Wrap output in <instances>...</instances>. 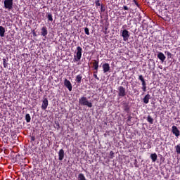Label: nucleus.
I'll return each instance as SVG.
<instances>
[{
    "instance_id": "1a4fd4ad",
    "label": "nucleus",
    "mask_w": 180,
    "mask_h": 180,
    "mask_svg": "<svg viewBox=\"0 0 180 180\" xmlns=\"http://www.w3.org/2000/svg\"><path fill=\"white\" fill-rule=\"evenodd\" d=\"M102 67L104 74H106V72H109V71H110V65L109 63H104L103 64Z\"/></svg>"
},
{
    "instance_id": "9d476101",
    "label": "nucleus",
    "mask_w": 180,
    "mask_h": 180,
    "mask_svg": "<svg viewBox=\"0 0 180 180\" xmlns=\"http://www.w3.org/2000/svg\"><path fill=\"white\" fill-rule=\"evenodd\" d=\"M47 106H49V100L47 98H45L42 101L41 109L43 110H46V109H47Z\"/></svg>"
},
{
    "instance_id": "7c9ffc66",
    "label": "nucleus",
    "mask_w": 180,
    "mask_h": 180,
    "mask_svg": "<svg viewBox=\"0 0 180 180\" xmlns=\"http://www.w3.org/2000/svg\"><path fill=\"white\" fill-rule=\"evenodd\" d=\"M135 5H136L139 7V3L137 1H135Z\"/></svg>"
},
{
    "instance_id": "dca6fc26",
    "label": "nucleus",
    "mask_w": 180,
    "mask_h": 180,
    "mask_svg": "<svg viewBox=\"0 0 180 180\" xmlns=\"http://www.w3.org/2000/svg\"><path fill=\"white\" fill-rule=\"evenodd\" d=\"M75 81H76L77 84H79L81 82V81H82V75L79 74V75H77Z\"/></svg>"
},
{
    "instance_id": "f3484780",
    "label": "nucleus",
    "mask_w": 180,
    "mask_h": 180,
    "mask_svg": "<svg viewBox=\"0 0 180 180\" xmlns=\"http://www.w3.org/2000/svg\"><path fill=\"white\" fill-rule=\"evenodd\" d=\"M0 36L1 37H5V27L0 26Z\"/></svg>"
},
{
    "instance_id": "6ab92c4d",
    "label": "nucleus",
    "mask_w": 180,
    "mask_h": 180,
    "mask_svg": "<svg viewBox=\"0 0 180 180\" xmlns=\"http://www.w3.org/2000/svg\"><path fill=\"white\" fill-rule=\"evenodd\" d=\"M77 179L78 180H86V178H85V175H84V174L80 173L78 175Z\"/></svg>"
},
{
    "instance_id": "a211bd4d",
    "label": "nucleus",
    "mask_w": 180,
    "mask_h": 180,
    "mask_svg": "<svg viewBox=\"0 0 180 180\" xmlns=\"http://www.w3.org/2000/svg\"><path fill=\"white\" fill-rule=\"evenodd\" d=\"M150 158H151L153 162H155V161H157V158H158L157 153H152L150 155Z\"/></svg>"
},
{
    "instance_id": "72a5a7b5",
    "label": "nucleus",
    "mask_w": 180,
    "mask_h": 180,
    "mask_svg": "<svg viewBox=\"0 0 180 180\" xmlns=\"http://www.w3.org/2000/svg\"><path fill=\"white\" fill-rule=\"evenodd\" d=\"M133 1H134V3H136V2L137 1H136V0H133Z\"/></svg>"
},
{
    "instance_id": "7ed1b4c3",
    "label": "nucleus",
    "mask_w": 180,
    "mask_h": 180,
    "mask_svg": "<svg viewBox=\"0 0 180 180\" xmlns=\"http://www.w3.org/2000/svg\"><path fill=\"white\" fill-rule=\"evenodd\" d=\"M117 93H118V96H120V98H124V96L127 95V91H126V88H124L122 86H120L117 88Z\"/></svg>"
},
{
    "instance_id": "2eb2a0df",
    "label": "nucleus",
    "mask_w": 180,
    "mask_h": 180,
    "mask_svg": "<svg viewBox=\"0 0 180 180\" xmlns=\"http://www.w3.org/2000/svg\"><path fill=\"white\" fill-rule=\"evenodd\" d=\"M151 98V96L150 94H147L143 98V102L147 104L148 102H150V98Z\"/></svg>"
},
{
    "instance_id": "393cba45",
    "label": "nucleus",
    "mask_w": 180,
    "mask_h": 180,
    "mask_svg": "<svg viewBox=\"0 0 180 180\" xmlns=\"http://www.w3.org/2000/svg\"><path fill=\"white\" fill-rule=\"evenodd\" d=\"M84 32L89 36V29L88 27L84 28Z\"/></svg>"
},
{
    "instance_id": "39448f33",
    "label": "nucleus",
    "mask_w": 180,
    "mask_h": 180,
    "mask_svg": "<svg viewBox=\"0 0 180 180\" xmlns=\"http://www.w3.org/2000/svg\"><path fill=\"white\" fill-rule=\"evenodd\" d=\"M139 79L142 82V90L143 92H146L147 84L146 83V79H144V77L141 75L139 76Z\"/></svg>"
},
{
    "instance_id": "4468645a",
    "label": "nucleus",
    "mask_w": 180,
    "mask_h": 180,
    "mask_svg": "<svg viewBox=\"0 0 180 180\" xmlns=\"http://www.w3.org/2000/svg\"><path fill=\"white\" fill-rule=\"evenodd\" d=\"M58 160L59 161H63L64 160V150L60 149L58 152Z\"/></svg>"
},
{
    "instance_id": "473e14b6",
    "label": "nucleus",
    "mask_w": 180,
    "mask_h": 180,
    "mask_svg": "<svg viewBox=\"0 0 180 180\" xmlns=\"http://www.w3.org/2000/svg\"><path fill=\"white\" fill-rule=\"evenodd\" d=\"M159 68H160V70H162V66H159Z\"/></svg>"
},
{
    "instance_id": "5701e85b",
    "label": "nucleus",
    "mask_w": 180,
    "mask_h": 180,
    "mask_svg": "<svg viewBox=\"0 0 180 180\" xmlns=\"http://www.w3.org/2000/svg\"><path fill=\"white\" fill-rule=\"evenodd\" d=\"M3 65L4 68H8V63L5 58L3 59Z\"/></svg>"
},
{
    "instance_id": "423d86ee",
    "label": "nucleus",
    "mask_w": 180,
    "mask_h": 180,
    "mask_svg": "<svg viewBox=\"0 0 180 180\" xmlns=\"http://www.w3.org/2000/svg\"><path fill=\"white\" fill-rule=\"evenodd\" d=\"M64 85L67 89H68V91H72V84H71V82H70V80L65 79Z\"/></svg>"
},
{
    "instance_id": "c756f323",
    "label": "nucleus",
    "mask_w": 180,
    "mask_h": 180,
    "mask_svg": "<svg viewBox=\"0 0 180 180\" xmlns=\"http://www.w3.org/2000/svg\"><path fill=\"white\" fill-rule=\"evenodd\" d=\"M123 8L124 11H129V7H127V6H124Z\"/></svg>"
},
{
    "instance_id": "20e7f679",
    "label": "nucleus",
    "mask_w": 180,
    "mask_h": 180,
    "mask_svg": "<svg viewBox=\"0 0 180 180\" xmlns=\"http://www.w3.org/2000/svg\"><path fill=\"white\" fill-rule=\"evenodd\" d=\"M4 8L8 11H12L13 9V0H4Z\"/></svg>"
},
{
    "instance_id": "f257e3e1",
    "label": "nucleus",
    "mask_w": 180,
    "mask_h": 180,
    "mask_svg": "<svg viewBox=\"0 0 180 180\" xmlns=\"http://www.w3.org/2000/svg\"><path fill=\"white\" fill-rule=\"evenodd\" d=\"M79 103L82 106H87L88 108H92V103L88 101V98L85 96L79 98Z\"/></svg>"
},
{
    "instance_id": "bb28decb",
    "label": "nucleus",
    "mask_w": 180,
    "mask_h": 180,
    "mask_svg": "<svg viewBox=\"0 0 180 180\" xmlns=\"http://www.w3.org/2000/svg\"><path fill=\"white\" fill-rule=\"evenodd\" d=\"M113 155H115V153H113V151H110V158H113Z\"/></svg>"
},
{
    "instance_id": "f704fd0d",
    "label": "nucleus",
    "mask_w": 180,
    "mask_h": 180,
    "mask_svg": "<svg viewBox=\"0 0 180 180\" xmlns=\"http://www.w3.org/2000/svg\"><path fill=\"white\" fill-rule=\"evenodd\" d=\"M101 8H103V5H101Z\"/></svg>"
},
{
    "instance_id": "f8f14e48",
    "label": "nucleus",
    "mask_w": 180,
    "mask_h": 180,
    "mask_svg": "<svg viewBox=\"0 0 180 180\" xmlns=\"http://www.w3.org/2000/svg\"><path fill=\"white\" fill-rule=\"evenodd\" d=\"M93 65L94 69L96 70V74H98V68H99V60H94Z\"/></svg>"
},
{
    "instance_id": "6e6552de",
    "label": "nucleus",
    "mask_w": 180,
    "mask_h": 180,
    "mask_svg": "<svg viewBox=\"0 0 180 180\" xmlns=\"http://www.w3.org/2000/svg\"><path fill=\"white\" fill-rule=\"evenodd\" d=\"M122 36L123 37L124 41H127V40H129V37H130V35L129 34V31H127V30H124L122 31Z\"/></svg>"
},
{
    "instance_id": "cd10ccee",
    "label": "nucleus",
    "mask_w": 180,
    "mask_h": 180,
    "mask_svg": "<svg viewBox=\"0 0 180 180\" xmlns=\"http://www.w3.org/2000/svg\"><path fill=\"white\" fill-rule=\"evenodd\" d=\"M95 4H96V6H101V3L99 0L96 1Z\"/></svg>"
},
{
    "instance_id": "aec40b11",
    "label": "nucleus",
    "mask_w": 180,
    "mask_h": 180,
    "mask_svg": "<svg viewBox=\"0 0 180 180\" xmlns=\"http://www.w3.org/2000/svg\"><path fill=\"white\" fill-rule=\"evenodd\" d=\"M25 120L27 123H30V120H32V117H30V114H26Z\"/></svg>"
},
{
    "instance_id": "b1692460",
    "label": "nucleus",
    "mask_w": 180,
    "mask_h": 180,
    "mask_svg": "<svg viewBox=\"0 0 180 180\" xmlns=\"http://www.w3.org/2000/svg\"><path fill=\"white\" fill-rule=\"evenodd\" d=\"M175 149L176 154H180V145H176Z\"/></svg>"
},
{
    "instance_id": "0eeeda50",
    "label": "nucleus",
    "mask_w": 180,
    "mask_h": 180,
    "mask_svg": "<svg viewBox=\"0 0 180 180\" xmlns=\"http://www.w3.org/2000/svg\"><path fill=\"white\" fill-rule=\"evenodd\" d=\"M172 133L174 134L176 137H179L180 136L179 129H178V127H176L175 125L172 127Z\"/></svg>"
},
{
    "instance_id": "412c9836",
    "label": "nucleus",
    "mask_w": 180,
    "mask_h": 180,
    "mask_svg": "<svg viewBox=\"0 0 180 180\" xmlns=\"http://www.w3.org/2000/svg\"><path fill=\"white\" fill-rule=\"evenodd\" d=\"M147 122H148V123H150V124H153L154 123V119H153V117L148 115L147 117Z\"/></svg>"
},
{
    "instance_id": "4be33fe9",
    "label": "nucleus",
    "mask_w": 180,
    "mask_h": 180,
    "mask_svg": "<svg viewBox=\"0 0 180 180\" xmlns=\"http://www.w3.org/2000/svg\"><path fill=\"white\" fill-rule=\"evenodd\" d=\"M47 18L49 20V22H53V15H51V13H48Z\"/></svg>"
},
{
    "instance_id": "9b49d317",
    "label": "nucleus",
    "mask_w": 180,
    "mask_h": 180,
    "mask_svg": "<svg viewBox=\"0 0 180 180\" xmlns=\"http://www.w3.org/2000/svg\"><path fill=\"white\" fill-rule=\"evenodd\" d=\"M158 58H159V60H160V61L162 63H164L165 61V58H167V57L165 56V55H164L162 53V52H159L158 53Z\"/></svg>"
},
{
    "instance_id": "2f4dec72",
    "label": "nucleus",
    "mask_w": 180,
    "mask_h": 180,
    "mask_svg": "<svg viewBox=\"0 0 180 180\" xmlns=\"http://www.w3.org/2000/svg\"><path fill=\"white\" fill-rule=\"evenodd\" d=\"M34 140H35V138H34V136H32V141H34Z\"/></svg>"
},
{
    "instance_id": "ddd939ff",
    "label": "nucleus",
    "mask_w": 180,
    "mask_h": 180,
    "mask_svg": "<svg viewBox=\"0 0 180 180\" xmlns=\"http://www.w3.org/2000/svg\"><path fill=\"white\" fill-rule=\"evenodd\" d=\"M48 34H49V32L47 31V27H43L41 30V36H43L44 37H46V36H47Z\"/></svg>"
},
{
    "instance_id": "a878e982",
    "label": "nucleus",
    "mask_w": 180,
    "mask_h": 180,
    "mask_svg": "<svg viewBox=\"0 0 180 180\" xmlns=\"http://www.w3.org/2000/svg\"><path fill=\"white\" fill-rule=\"evenodd\" d=\"M166 54H167L168 58H171V57H172V53H171V52H169V51H167Z\"/></svg>"
},
{
    "instance_id": "c85d7f7f",
    "label": "nucleus",
    "mask_w": 180,
    "mask_h": 180,
    "mask_svg": "<svg viewBox=\"0 0 180 180\" xmlns=\"http://www.w3.org/2000/svg\"><path fill=\"white\" fill-rule=\"evenodd\" d=\"M94 78H96V79H98V81H99V77H98V75H96V72H94Z\"/></svg>"
},
{
    "instance_id": "f03ea898",
    "label": "nucleus",
    "mask_w": 180,
    "mask_h": 180,
    "mask_svg": "<svg viewBox=\"0 0 180 180\" xmlns=\"http://www.w3.org/2000/svg\"><path fill=\"white\" fill-rule=\"evenodd\" d=\"M82 57V48L81 46H77L76 49V54L74 56V62L77 63L81 60Z\"/></svg>"
}]
</instances>
